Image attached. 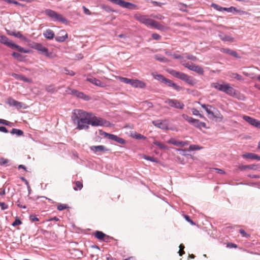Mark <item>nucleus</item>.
<instances>
[{
  "label": "nucleus",
  "instance_id": "1",
  "mask_svg": "<svg viewBox=\"0 0 260 260\" xmlns=\"http://www.w3.org/2000/svg\"><path fill=\"white\" fill-rule=\"evenodd\" d=\"M75 114L76 116L74 121L77 123V128L79 129H88L91 113H88L82 110H77Z\"/></svg>",
  "mask_w": 260,
  "mask_h": 260
},
{
  "label": "nucleus",
  "instance_id": "2",
  "mask_svg": "<svg viewBox=\"0 0 260 260\" xmlns=\"http://www.w3.org/2000/svg\"><path fill=\"white\" fill-rule=\"evenodd\" d=\"M172 56L175 59H181L180 63L188 70L194 71L200 75L204 74V70L202 67L192 62H186L184 59V55L181 56L179 54H173Z\"/></svg>",
  "mask_w": 260,
  "mask_h": 260
},
{
  "label": "nucleus",
  "instance_id": "3",
  "mask_svg": "<svg viewBox=\"0 0 260 260\" xmlns=\"http://www.w3.org/2000/svg\"><path fill=\"white\" fill-rule=\"evenodd\" d=\"M168 72L171 75L185 81L189 85L194 86L197 83V81L195 79L186 74L176 71L172 69L169 70Z\"/></svg>",
  "mask_w": 260,
  "mask_h": 260
},
{
  "label": "nucleus",
  "instance_id": "4",
  "mask_svg": "<svg viewBox=\"0 0 260 260\" xmlns=\"http://www.w3.org/2000/svg\"><path fill=\"white\" fill-rule=\"evenodd\" d=\"M0 42L5 44L11 49H16L18 51L20 52L24 53H28L29 52V50L28 49H25L19 45L15 44L12 41L9 40L5 36H0Z\"/></svg>",
  "mask_w": 260,
  "mask_h": 260
},
{
  "label": "nucleus",
  "instance_id": "5",
  "mask_svg": "<svg viewBox=\"0 0 260 260\" xmlns=\"http://www.w3.org/2000/svg\"><path fill=\"white\" fill-rule=\"evenodd\" d=\"M45 13L48 17L54 20L58 21L63 23H67L68 22L67 19L63 17L62 15L59 14L52 10L47 9L45 11Z\"/></svg>",
  "mask_w": 260,
  "mask_h": 260
},
{
  "label": "nucleus",
  "instance_id": "6",
  "mask_svg": "<svg viewBox=\"0 0 260 260\" xmlns=\"http://www.w3.org/2000/svg\"><path fill=\"white\" fill-rule=\"evenodd\" d=\"M89 124L92 126H96L100 125H104L108 126L110 124L109 122L104 120L102 118L95 116L91 113L89 118Z\"/></svg>",
  "mask_w": 260,
  "mask_h": 260
},
{
  "label": "nucleus",
  "instance_id": "7",
  "mask_svg": "<svg viewBox=\"0 0 260 260\" xmlns=\"http://www.w3.org/2000/svg\"><path fill=\"white\" fill-rule=\"evenodd\" d=\"M201 107L205 110L206 112L209 115H211L214 118L219 119L220 120L223 119V116L219 111H218V113L216 114H214L213 112L210 110V108H212L211 105L206 104H201Z\"/></svg>",
  "mask_w": 260,
  "mask_h": 260
},
{
  "label": "nucleus",
  "instance_id": "8",
  "mask_svg": "<svg viewBox=\"0 0 260 260\" xmlns=\"http://www.w3.org/2000/svg\"><path fill=\"white\" fill-rule=\"evenodd\" d=\"M165 103L171 107L179 109H183L184 107V105L183 103L176 99H167L165 101Z\"/></svg>",
  "mask_w": 260,
  "mask_h": 260
},
{
  "label": "nucleus",
  "instance_id": "9",
  "mask_svg": "<svg viewBox=\"0 0 260 260\" xmlns=\"http://www.w3.org/2000/svg\"><path fill=\"white\" fill-rule=\"evenodd\" d=\"M134 18L142 23L147 26H149L151 21V19L148 18L147 16L142 15L139 13H136L134 16Z\"/></svg>",
  "mask_w": 260,
  "mask_h": 260
},
{
  "label": "nucleus",
  "instance_id": "10",
  "mask_svg": "<svg viewBox=\"0 0 260 260\" xmlns=\"http://www.w3.org/2000/svg\"><path fill=\"white\" fill-rule=\"evenodd\" d=\"M153 124L159 128L164 130H168L170 129L169 127V123L167 120H157L152 121Z\"/></svg>",
  "mask_w": 260,
  "mask_h": 260
},
{
  "label": "nucleus",
  "instance_id": "11",
  "mask_svg": "<svg viewBox=\"0 0 260 260\" xmlns=\"http://www.w3.org/2000/svg\"><path fill=\"white\" fill-rule=\"evenodd\" d=\"M7 103L10 106L15 107L18 109H20L22 108H25V104L16 101L12 98H8Z\"/></svg>",
  "mask_w": 260,
  "mask_h": 260
},
{
  "label": "nucleus",
  "instance_id": "12",
  "mask_svg": "<svg viewBox=\"0 0 260 260\" xmlns=\"http://www.w3.org/2000/svg\"><path fill=\"white\" fill-rule=\"evenodd\" d=\"M86 80L89 82L90 83L94 84V85L99 87H105L106 86V84L104 82H102L100 80L97 79L93 77H88L86 78Z\"/></svg>",
  "mask_w": 260,
  "mask_h": 260
},
{
  "label": "nucleus",
  "instance_id": "13",
  "mask_svg": "<svg viewBox=\"0 0 260 260\" xmlns=\"http://www.w3.org/2000/svg\"><path fill=\"white\" fill-rule=\"evenodd\" d=\"M90 149L91 151L95 153H103L109 151L110 150L109 149L107 148L103 145L92 146L90 147Z\"/></svg>",
  "mask_w": 260,
  "mask_h": 260
},
{
  "label": "nucleus",
  "instance_id": "14",
  "mask_svg": "<svg viewBox=\"0 0 260 260\" xmlns=\"http://www.w3.org/2000/svg\"><path fill=\"white\" fill-rule=\"evenodd\" d=\"M119 6L131 10L138 9L137 6L131 3L126 2L123 0H120L119 4Z\"/></svg>",
  "mask_w": 260,
  "mask_h": 260
},
{
  "label": "nucleus",
  "instance_id": "15",
  "mask_svg": "<svg viewBox=\"0 0 260 260\" xmlns=\"http://www.w3.org/2000/svg\"><path fill=\"white\" fill-rule=\"evenodd\" d=\"M94 236L96 238L101 241L108 242L110 237L101 231H97L94 233Z\"/></svg>",
  "mask_w": 260,
  "mask_h": 260
},
{
  "label": "nucleus",
  "instance_id": "16",
  "mask_svg": "<svg viewBox=\"0 0 260 260\" xmlns=\"http://www.w3.org/2000/svg\"><path fill=\"white\" fill-rule=\"evenodd\" d=\"M167 142L169 144H173L175 146L180 147H183L184 146L188 145V144L187 141H180L177 140L174 138H171Z\"/></svg>",
  "mask_w": 260,
  "mask_h": 260
},
{
  "label": "nucleus",
  "instance_id": "17",
  "mask_svg": "<svg viewBox=\"0 0 260 260\" xmlns=\"http://www.w3.org/2000/svg\"><path fill=\"white\" fill-rule=\"evenodd\" d=\"M35 49L39 51L41 53L49 56L48 49L41 44H37L35 45Z\"/></svg>",
  "mask_w": 260,
  "mask_h": 260
},
{
  "label": "nucleus",
  "instance_id": "18",
  "mask_svg": "<svg viewBox=\"0 0 260 260\" xmlns=\"http://www.w3.org/2000/svg\"><path fill=\"white\" fill-rule=\"evenodd\" d=\"M243 118L244 120H245L246 122L250 124L251 125L254 126L256 127H258L259 121L257 120V119H255L254 118H253L250 116L244 115L243 116Z\"/></svg>",
  "mask_w": 260,
  "mask_h": 260
},
{
  "label": "nucleus",
  "instance_id": "19",
  "mask_svg": "<svg viewBox=\"0 0 260 260\" xmlns=\"http://www.w3.org/2000/svg\"><path fill=\"white\" fill-rule=\"evenodd\" d=\"M164 84H165L166 85L173 87L174 89H175L177 91H180L182 89V88L174 83L172 80L166 78L164 82Z\"/></svg>",
  "mask_w": 260,
  "mask_h": 260
},
{
  "label": "nucleus",
  "instance_id": "20",
  "mask_svg": "<svg viewBox=\"0 0 260 260\" xmlns=\"http://www.w3.org/2000/svg\"><path fill=\"white\" fill-rule=\"evenodd\" d=\"M224 92L230 96H234L236 94V90L230 84H225Z\"/></svg>",
  "mask_w": 260,
  "mask_h": 260
},
{
  "label": "nucleus",
  "instance_id": "21",
  "mask_svg": "<svg viewBox=\"0 0 260 260\" xmlns=\"http://www.w3.org/2000/svg\"><path fill=\"white\" fill-rule=\"evenodd\" d=\"M131 86L135 88H144L146 87V84L139 80L133 79Z\"/></svg>",
  "mask_w": 260,
  "mask_h": 260
},
{
  "label": "nucleus",
  "instance_id": "22",
  "mask_svg": "<svg viewBox=\"0 0 260 260\" xmlns=\"http://www.w3.org/2000/svg\"><path fill=\"white\" fill-rule=\"evenodd\" d=\"M220 51L222 53L230 54L236 58H240V56H239L238 54L235 51L231 50L229 48H221Z\"/></svg>",
  "mask_w": 260,
  "mask_h": 260
},
{
  "label": "nucleus",
  "instance_id": "23",
  "mask_svg": "<svg viewBox=\"0 0 260 260\" xmlns=\"http://www.w3.org/2000/svg\"><path fill=\"white\" fill-rule=\"evenodd\" d=\"M149 26L160 30H164L166 27L158 22L152 19Z\"/></svg>",
  "mask_w": 260,
  "mask_h": 260
},
{
  "label": "nucleus",
  "instance_id": "24",
  "mask_svg": "<svg viewBox=\"0 0 260 260\" xmlns=\"http://www.w3.org/2000/svg\"><path fill=\"white\" fill-rule=\"evenodd\" d=\"M191 124H192L195 127L200 128V129L202 127H205V128L206 127V124L205 122H201L199 120L196 119L194 118H193V120L192 121Z\"/></svg>",
  "mask_w": 260,
  "mask_h": 260
},
{
  "label": "nucleus",
  "instance_id": "25",
  "mask_svg": "<svg viewBox=\"0 0 260 260\" xmlns=\"http://www.w3.org/2000/svg\"><path fill=\"white\" fill-rule=\"evenodd\" d=\"M242 157L243 158H245L256 159L258 161H260V156L257 154H255L252 153H247L244 154L242 155Z\"/></svg>",
  "mask_w": 260,
  "mask_h": 260
},
{
  "label": "nucleus",
  "instance_id": "26",
  "mask_svg": "<svg viewBox=\"0 0 260 260\" xmlns=\"http://www.w3.org/2000/svg\"><path fill=\"white\" fill-rule=\"evenodd\" d=\"M225 84H220L219 83H212L211 84V87L215 88L219 91H224Z\"/></svg>",
  "mask_w": 260,
  "mask_h": 260
},
{
  "label": "nucleus",
  "instance_id": "27",
  "mask_svg": "<svg viewBox=\"0 0 260 260\" xmlns=\"http://www.w3.org/2000/svg\"><path fill=\"white\" fill-rule=\"evenodd\" d=\"M44 36L47 39L51 40L54 37V33L50 29L46 30L43 33Z\"/></svg>",
  "mask_w": 260,
  "mask_h": 260
},
{
  "label": "nucleus",
  "instance_id": "28",
  "mask_svg": "<svg viewBox=\"0 0 260 260\" xmlns=\"http://www.w3.org/2000/svg\"><path fill=\"white\" fill-rule=\"evenodd\" d=\"M60 34H61V36H58L55 38V40L57 42H63L66 40V39L68 38V35L67 33L65 32L64 30H61L60 32Z\"/></svg>",
  "mask_w": 260,
  "mask_h": 260
},
{
  "label": "nucleus",
  "instance_id": "29",
  "mask_svg": "<svg viewBox=\"0 0 260 260\" xmlns=\"http://www.w3.org/2000/svg\"><path fill=\"white\" fill-rule=\"evenodd\" d=\"M219 37L223 41L229 42H233L235 41L234 38L230 36L221 34L219 35Z\"/></svg>",
  "mask_w": 260,
  "mask_h": 260
},
{
  "label": "nucleus",
  "instance_id": "30",
  "mask_svg": "<svg viewBox=\"0 0 260 260\" xmlns=\"http://www.w3.org/2000/svg\"><path fill=\"white\" fill-rule=\"evenodd\" d=\"M12 76L14 77V78H15L16 79L23 81L26 82L30 83L31 81V79L27 78H26L24 76H23L22 75L17 74H15V73L13 74Z\"/></svg>",
  "mask_w": 260,
  "mask_h": 260
},
{
  "label": "nucleus",
  "instance_id": "31",
  "mask_svg": "<svg viewBox=\"0 0 260 260\" xmlns=\"http://www.w3.org/2000/svg\"><path fill=\"white\" fill-rule=\"evenodd\" d=\"M238 169L241 171H244L247 169L249 170H255L256 169V166L251 165H242L239 166L238 167Z\"/></svg>",
  "mask_w": 260,
  "mask_h": 260
},
{
  "label": "nucleus",
  "instance_id": "32",
  "mask_svg": "<svg viewBox=\"0 0 260 260\" xmlns=\"http://www.w3.org/2000/svg\"><path fill=\"white\" fill-rule=\"evenodd\" d=\"M151 75L155 79L158 80L162 83L164 82L166 79V78L164 76L160 74H158L157 73H152Z\"/></svg>",
  "mask_w": 260,
  "mask_h": 260
},
{
  "label": "nucleus",
  "instance_id": "33",
  "mask_svg": "<svg viewBox=\"0 0 260 260\" xmlns=\"http://www.w3.org/2000/svg\"><path fill=\"white\" fill-rule=\"evenodd\" d=\"M12 35L15 37L16 38H18L23 41H27V38L24 36L20 31H15L13 32Z\"/></svg>",
  "mask_w": 260,
  "mask_h": 260
},
{
  "label": "nucleus",
  "instance_id": "34",
  "mask_svg": "<svg viewBox=\"0 0 260 260\" xmlns=\"http://www.w3.org/2000/svg\"><path fill=\"white\" fill-rule=\"evenodd\" d=\"M116 78L118 79H119L120 81H121L122 82H123L125 84H130L131 85H132V82L133 79H128L127 78L120 77V76H118Z\"/></svg>",
  "mask_w": 260,
  "mask_h": 260
},
{
  "label": "nucleus",
  "instance_id": "35",
  "mask_svg": "<svg viewBox=\"0 0 260 260\" xmlns=\"http://www.w3.org/2000/svg\"><path fill=\"white\" fill-rule=\"evenodd\" d=\"M12 55L18 60L21 61L23 60L24 57L22 55L17 52H13Z\"/></svg>",
  "mask_w": 260,
  "mask_h": 260
},
{
  "label": "nucleus",
  "instance_id": "36",
  "mask_svg": "<svg viewBox=\"0 0 260 260\" xmlns=\"http://www.w3.org/2000/svg\"><path fill=\"white\" fill-rule=\"evenodd\" d=\"M183 55H184V59L186 58V59L190 60L192 61H196L197 60V57L195 56H193L192 55H191V54H189L188 53H185V54H184Z\"/></svg>",
  "mask_w": 260,
  "mask_h": 260
},
{
  "label": "nucleus",
  "instance_id": "37",
  "mask_svg": "<svg viewBox=\"0 0 260 260\" xmlns=\"http://www.w3.org/2000/svg\"><path fill=\"white\" fill-rule=\"evenodd\" d=\"M103 135H104V136L110 140H113L114 141H115V139L116 138V137L117 136L115 135H113V134H108L107 133H106V132H104L103 134H102Z\"/></svg>",
  "mask_w": 260,
  "mask_h": 260
},
{
  "label": "nucleus",
  "instance_id": "38",
  "mask_svg": "<svg viewBox=\"0 0 260 260\" xmlns=\"http://www.w3.org/2000/svg\"><path fill=\"white\" fill-rule=\"evenodd\" d=\"M153 144L158 146L159 148H160V149H167L168 148V146L158 141H155L154 142H153Z\"/></svg>",
  "mask_w": 260,
  "mask_h": 260
},
{
  "label": "nucleus",
  "instance_id": "39",
  "mask_svg": "<svg viewBox=\"0 0 260 260\" xmlns=\"http://www.w3.org/2000/svg\"><path fill=\"white\" fill-rule=\"evenodd\" d=\"M154 58L155 59H156L157 60H158V61H159L160 62H166L169 61L167 58H166L165 57H162L159 55H155L154 56Z\"/></svg>",
  "mask_w": 260,
  "mask_h": 260
},
{
  "label": "nucleus",
  "instance_id": "40",
  "mask_svg": "<svg viewBox=\"0 0 260 260\" xmlns=\"http://www.w3.org/2000/svg\"><path fill=\"white\" fill-rule=\"evenodd\" d=\"M75 186L74 187L75 190H81L83 187V184L80 181H77L75 182Z\"/></svg>",
  "mask_w": 260,
  "mask_h": 260
},
{
  "label": "nucleus",
  "instance_id": "41",
  "mask_svg": "<svg viewBox=\"0 0 260 260\" xmlns=\"http://www.w3.org/2000/svg\"><path fill=\"white\" fill-rule=\"evenodd\" d=\"M69 208L68 205L64 204H59L57 206V209L59 211H62Z\"/></svg>",
  "mask_w": 260,
  "mask_h": 260
},
{
  "label": "nucleus",
  "instance_id": "42",
  "mask_svg": "<svg viewBox=\"0 0 260 260\" xmlns=\"http://www.w3.org/2000/svg\"><path fill=\"white\" fill-rule=\"evenodd\" d=\"M202 149V147L197 145H191L189 146V150L190 151L199 150Z\"/></svg>",
  "mask_w": 260,
  "mask_h": 260
},
{
  "label": "nucleus",
  "instance_id": "43",
  "mask_svg": "<svg viewBox=\"0 0 260 260\" xmlns=\"http://www.w3.org/2000/svg\"><path fill=\"white\" fill-rule=\"evenodd\" d=\"M23 133L21 130L16 128H13L11 131V134H16L18 136H21L23 135Z\"/></svg>",
  "mask_w": 260,
  "mask_h": 260
},
{
  "label": "nucleus",
  "instance_id": "44",
  "mask_svg": "<svg viewBox=\"0 0 260 260\" xmlns=\"http://www.w3.org/2000/svg\"><path fill=\"white\" fill-rule=\"evenodd\" d=\"M182 116L184 120H185L186 121H187V122H188L190 123H191L193 119V118L192 117H189L188 115L184 114H182Z\"/></svg>",
  "mask_w": 260,
  "mask_h": 260
},
{
  "label": "nucleus",
  "instance_id": "45",
  "mask_svg": "<svg viewBox=\"0 0 260 260\" xmlns=\"http://www.w3.org/2000/svg\"><path fill=\"white\" fill-rule=\"evenodd\" d=\"M211 7L212 8H213L214 9H215V10L219 11H223V9H224V8H222V7H220V6H219L217 4H214V3L211 4Z\"/></svg>",
  "mask_w": 260,
  "mask_h": 260
},
{
  "label": "nucleus",
  "instance_id": "46",
  "mask_svg": "<svg viewBox=\"0 0 260 260\" xmlns=\"http://www.w3.org/2000/svg\"><path fill=\"white\" fill-rule=\"evenodd\" d=\"M46 90L48 92H51V93H53L56 91L55 88L53 86H52V85H49V86H47L46 87Z\"/></svg>",
  "mask_w": 260,
  "mask_h": 260
},
{
  "label": "nucleus",
  "instance_id": "47",
  "mask_svg": "<svg viewBox=\"0 0 260 260\" xmlns=\"http://www.w3.org/2000/svg\"><path fill=\"white\" fill-rule=\"evenodd\" d=\"M77 95L78 97L82 98V99H85L86 100H89L88 96L85 95L82 92H78V94H77Z\"/></svg>",
  "mask_w": 260,
  "mask_h": 260
},
{
  "label": "nucleus",
  "instance_id": "48",
  "mask_svg": "<svg viewBox=\"0 0 260 260\" xmlns=\"http://www.w3.org/2000/svg\"><path fill=\"white\" fill-rule=\"evenodd\" d=\"M179 248H180V250H179L178 253H179L180 256H182L183 254H184L185 253V252L184 251V249L185 247L182 244H181L179 246Z\"/></svg>",
  "mask_w": 260,
  "mask_h": 260
},
{
  "label": "nucleus",
  "instance_id": "49",
  "mask_svg": "<svg viewBox=\"0 0 260 260\" xmlns=\"http://www.w3.org/2000/svg\"><path fill=\"white\" fill-rule=\"evenodd\" d=\"M232 77L235 78V79H236L238 80H243V77L242 76L237 74V73H233L232 74Z\"/></svg>",
  "mask_w": 260,
  "mask_h": 260
},
{
  "label": "nucleus",
  "instance_id": "50",
  "mask_svg": "<svg viewBox=\"0 0 260 260\" xmlns=\"http://www.w3.org/2000/svg\"><path fill=\"white\" fill-rule=\"evenodd\" d=\"M191 111H192V114L194 115H198L201 118H202L203 117L202 115L200 114L199 111L197 109H196L195 108H192L191 109Z\"/></svg>",
  "mask_w": 260,
  "mask_h": 260
},
{
  "label": "nucleus",
  "instance_id": "51",
  "mask_svg": "<svg viewBox=\"0 0 260 260\" xmlns=\"http://www.w3.org/2000/svg\"><path fill=\"white\" fill-rule=\"evenodd\" d=\"M115 142L121 144H124L125 143V141L123 139L119 138L118 136L116 137Z\"/></svg>",
  "mask_w": 260,
  "mask_h": 260
},
{
  "label": "nucleus",
  "instance_id": "52",
  "mask_svg": "<svg viewBox=\"0 0 260 260\" xmlns=\"http://www.w3.org/2000/svg\"><path fill=\"white\" fill-rule=\"evenodd\" d=\"M9 162V160L4 158H0V165H4L8 164Z\"/></svg>",
  "mask_w": 260,
  "mask_h": 260
},
{
  "label": "nucleus",
  "instance_id": "53",
  "mask_svg": "<svg viewBox=\"0 0 260 260\" xmlns=\"http://www.w3.org/2000/svg\"><path fill=\"white\" fill-rule=\"evenodd\" d=\"M144 158L146 159V160H149V161H153V162H156L157 161L156 159L155 158H154L153 157L145 155L144 156Z\"/></svg>",
  "mask_w": 260,
  "mask_h": 260
},
{
  "label": "nucleus",
  "instance_id": "54",
  "mask_svg": "<svg viewBox=\"0 0 260 260\" xmlns=\"http://www.w3.org/2000/svg\"><path fill=\"white\" fill-rule=\"evenodd\" d=\"M21 223H22V222L21 221V220L19 218H16L15 219V221L12 223V225L15 226L16 225H20Z\"/></svg>",
  "mask_w": 260,
  "mask_h": 260
},
{
  "label": "nucleus",
  "instance_id": "55",
  "mask_svg": "<svg viewBox=\"0 0 260 260\" xmlns=\"http://www.w3.org/2000/svg\"><path fill=\"white\" fill-rule=\"evenodd\" d=\"M82 8L85 14L87 15H90L91 14V12L89 11V10L86 8L85 6H83Z\"/></svg>",
  "mask_w": 260,
  "mask_h": 260
},
{
  "label": "nucleus",
  "instance_id": "56",
  "mask_svg": "<svg viewBox=\"0 0 260 260\" xmlns=\"http://www.w3.org/2000/svg\"><path fill=\"white\" fill-rule=\"evenodd\" d=\"M152 37L153 39L156 40H159L161 39V36L155 33L152 35Z\"/></svg>",
  "mask_w": 260,
  "mask_h": 260
},
{
  "label": "nucleus",
  "instance_id": "57",
  "mask_svg": "<svg viewBox=\"0 0 260 260\" xmlns=\"http://www.w3.org/2000/svg\"><path fill=\"white\" fill-rule=\"evenodd\" d=\"M186 7V6L183 4H179L178 5L179 9L182 11H186V9H185Z\"/></svg>",
  "mask_w": 260,
  "mask_h": 260
},
{
  "label": "nucleus",
  "instance_id": "58",
  "mask_svg": "<svg viewBox=\"0 0 260 260\" xmlns=\"http://www.w3.org/2000/svg\"><path fill=\"white\" fill-rule=\"evenodd\" d=\"M0 124H3L6 125H10V122L5 119H0Z\"/></svg>",
  "mask_w": 260,
  "mask_h": 260
},
{
  "label": "nucleus",
  "instance_id": "59",
  "mask_svg": "<svg viewBox=\"0 0 260 260\" xmlns=\"http://www.w3.org/2000/svg\"><path fill=\"white\" fill-rule=\"evenodd\" d=\"M239 232L242 235V236L244 237H248L249 236V235L248 234H247L245 231L244 230H243V229H240L239 230Z\"/></svg>",
  "mask_w": 260,
  "mask_h": 260
},
{
  "label": "nucleus",
  "instance_id": "60",
  "mask_svg": "<svg viewBox=\"0 0 260 260\" xmlns=\"http://www.w3.org/2000/svg\"><path fill=\"white\" fill-rule=\"evenodd\" d=\"M29 219L32 222L39 221V218L35 215H30Z\"/></svg>",
  "mask_w": 260,
  "mask_h": 260
},
{
  "label": "nucleus",
  "instance_id": "61",
  "mask_svg": "<svg viewBox=\"0 0 260 260\" xmlns=\"http://www.w3.org/2000/svg\"><path fill=\"white\" fill-rule=\"evenodd\" d=\"M0 206L2 210H5L8 208V206L4 202H0Z\"/></svg>",
  "mask_w": 260,
  "mask_h": 260
},
{
  "label": "nucleus",
  "instance_id": "62",
  "mask_svg": "<svg viewBox=\"0 0 260 260\" xmlns=\"http://www.w3.org/2000/svg\"><path fill=\"white\" fill-rule=\"evenodd\" d=\"M233 10L236 11V8L234 7H231L230 8H224L223 11H228V12H232Z\"/></svg>",
  "mask_w": 260,
  "mask_h": 260
},
{
  "label": "nucleus",
  "instance_id": "63",
  "mask_svg": "<svg viewBox=\"0 0 260 260\" xmlns=\"http://www.w3.org/2000/svg\"><path fill=\"white\" fill-rule=\"evenodd\" d=\"M213 169L215 170L216 171V173H219V174H224L225 173L223 170L220 169L213 168Z\"/></svg>",
  "mask_w": 260,
  "mask_h": 260
},
{
  "label": "nucleus",
  "instance_id": "64",
  "mask_svg": "<svg viewBox=\"0 0 260 260\" xmlns=\"http://www.w3.org/2000/svg\"><path fill=\"white\" fill-rule=\"evenodd\" d=\"M66 71V74L67 75H69L70 76H74L75 75V73L73 71H70L67 69H65Z\"/></svg>",
  "mask_w": 260,
  "mask_h": 260
}]
</instances>
